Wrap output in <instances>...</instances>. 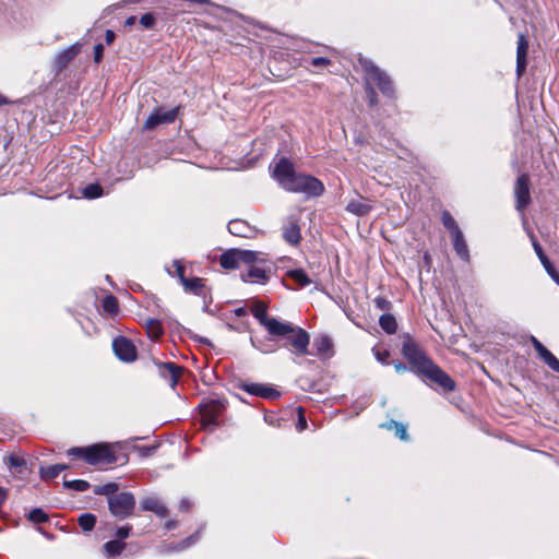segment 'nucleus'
Instances as JSON below:
<instances>
[{
	"mask_svg": "<svg viewBox=\"0 0 559 559\" xmlns=\"http://www.w3.org/2000/svg\"><path fill=\"white\" fill-rule=\"evenodd\" d=\"M271 335L285 340L284 347L290 348L292 353L297 356L308 354L310 343L309 334L301 328L289 322L280 321L278 324L272 325Z\"/></svg>",
	"mask_w": 559,
	"mask_h": 559,
	"instance_id": "f257e3e1",
	"label": "nucleus"
},
{
	"mask_svg": "<svg viewBox=\"0 0 559 559\" xmlns=\"http://www.w3.org/2000/svg\"><path fill=\"white\" fill-rule=\"evenodd\" d=\"M68 455L83 459L91 465L112 464L117 457L107 443H97L90 447H74L68 450Z\"/></svg>",
	"mask_w": 559,
	"mask_h": 559,
	"instance_id": "f03ea898",
	"label": "nucleus"
},
{
	"mask_svg": "<svg viewBox=\"0 0 559 559\" xmlns=\"http://www.w3.org/2000/svg\"><path fill=\"white\" fill-rule=\"evenodd\" d=\"M243 267L246 270L240 273V277L245 283L264 285L271 278L272 265L260 252H257L254 261L246 262Z\"/></svg>",
	"mask_w": 559,
	"mask_h": 559,
	"instance_id": "7ed1b4c3",
	"label": "nucleus"
},
{
	"mask_svg": "<svg viewBox=\"0 0 559 559\" xmlns=\"http://www.w3.org/2000/svg\"><path fill=\"white\" fill-rule=\"evenodd\" d=\"M359 63L366 74L367 84H374L385 96L393 95V84L390 78L371 60L360 59Z\"/></svg>",
	"mask_w": 559,
	"mask_h": 559,
	"instance_id": "20e7f679",
	"label": "nucleus"
},
{
	"mask_svg": "<svg viewBox=\"0 0 559 559\" xmlns=\"http://www.w3.org/2000/svg\"><path fill=\"white\" fill-rule=\"evenodd\" d=\"M286 191L305 193L308 197H320L324 192V185L313 176L296 174Z\"/></svg>",
	"mask_w": 559,
	"mask_h": 559,
	"instance_id": "39448f33",
	"label": "nucleus"
},
{
	"mask_svg": "<svg viewBox=\"0 0 559 559\" xmlns=\"http://www.w3.org/2000/svg\"><path fill=\"white\" fill-rule=\"evenodd\" d=\"M402 353L411 365V371L420 376L433 361L412 340L403 343Z\"/></svg>",
	"mask_w": 559,
	"mask_h": 559,
	"instance_id": "423d86ee",
	"label": "nucleus"
},
{
	"mask_svg": "<svg viewBox=\"0 0 559 559\" xmlns=\"http://www.w3.org/2000/svg\"><path fill=\"white\" fill-rule=\"evenodd\" d=\"M257 259V251L229 249L221 254L219 264L225 270H236L245 266L246 262Z\"/></svg>",
	"mask_w": 559,
	"mask_h": 559,
	"instance_id": "0eeeda50",
	"label": "nucleus"
},
{
	"mask_svg": "<svg viewBox=\"0 0 559 559\" xmlns=\"http://www.w3.org/2000/svg\"><path fill=\"white\" fill-rule=\"evenodd\" d=\"M108 506L114 516L126 519L133 512L135 498L131 492H120L108 498Z\"/></svg>",
	"mask_w": 559,
	"mask_h": 559,
	"instance_id": "6e6552de",
	"label": "nucleus"
},
{
	"mask_svg": "<svg viewBox=\"0 0 559 559\" xmlns=\"http://www.w3.org/2000/svg\"><path fill=\"white\" fill-rule=\"evenodd\" d=\"M432 383H436L444 391H453L455 382L435 362H432L421 374Z\"/></svg>",
	"mask_w": 559,
	"mask_h": 559,
	"instance_id": "1a4fd4ad",
	"label": "nucleus"
},
{
	"mask_svg": "<svg viewBox=\"0 0 559 559\" xmlns=\"http://www.w3.org/2000/svg\"><path fill=\"white\" fill-rule=\"evenodd\" d=\"M300 214H292L287 216L283 226V238L292 245L297 246L301 240V231L299 226Z\"/></svg>",
	"mask_w": 559,
	"mask_h": 559,
	"instance_id": "9d476101",
	"label": "nucleus"
},
{
	"mask_svg": "<svg viewBox=\"0 0 559 559\" xmlns=\"http://www.w3.org/2000/svg\"><path fill=\"white\" fill-rule=\"evenodd\" d=\"M295 175L294 165L285 157L281 158L274 166L273 177L285 190Z\"/></svg>",
	"mask_w": 559,
	"mask_h": 559,
	"instance_id": "9b49d317",
	"label": "nucleus"
},
{
	"mask_svg": "<svg viewBox=\"0 0 559 559\" xmlns=\"http://www.w3.org/2000/svg\"><path fill=\"white\" fill-rule=\"evenodd\" d=\"M178 116V108H173L170 110H164L163 108H157L153 111L144 122L143 128L145 130H152L159 124L171 123L176 120Z\"/></svg>",
	"mask_w": 559,
	"mask_h": 559,
	"instance_id": "f8f14e48",
	"label": "nucleus"
},
{
	"mask_svg": "<svg viewBox=\"0 0 559 559\" xmlns=\"http://www.w3.org/2000/svg\"><path fill=\"white\" fill-rule=\"evenodd\" d=\"M112 348L116 356L122 361L132 362L136 359V348L127 337H116L112 342Z\"/></svg>",
	"mask_w": 559,
	"mask_h": 559,
	"instance_id": "ddd939ff",
	"label": "nucleus"
},
{
	"mask_svg": "<svg viewBox=\"0 0 559 559\" xmlns=\"http://www.w3.org/2000/svg\"><path fill=\"white\" fill-rule=\"evenodd\" d=\"M514 194L516 198V209L519 211H523V209L528 205L531 201L530 195V179L527 175H521L514 187Z\"/></svg>",
	"mask_w": 559,
	"mask_h": 559,
	"instance_id": "4468645a",
	"label": "nucleus"
},
{
	"mask_svg": "<svg viewBox=\"0 0 559 559\" xmlns=\"http://www.w3.org/2000/svg\"><path fill=\"white\" fill-rule=\"evenodd\" d=\"M242 390L250 395L263 397L266 400H276L281 396L280 391L269 384L262 383H246L242 386Z\"/></svg>",
	"mask_w": 559,
	"mask_h": 559,
	"instance_id": "2eb2a0df",
	"label": "nucleus"
},
{
	"mask_svg": "<svg viewBox=\"0 0 559 559\" xmlns=\"http://www.w3.org/2000/svg\"><path fill=\"white\" fill-rule=\"evenodd\" d=\"M253 317L259 321L261 325H263L269 334L272 332V325L278 324V320L275 318H270L266 312V306L265 304L261 301H255L252 309Z\"/></svg>",
	"mask_w": 559,
	"mask_h": 559,
	"instance_id": "dca6fc26",
	"label": "nucleus"
},
{
	"mask_svg": "<svg viewBox=\"0 0 559 559\" xmlns=\"http://www.w3.org/2000/svg\"><path fill=\"white\" fill-rule=\"evenodd\" d=\"M532 344L544 362L551 370L559 373V359L534 336L532 337Z\"/></svg>",
	"mask_w": 559,
	"mask_h": 559,
	"instance_id": "f3484780",
	"label": "nucleus"
},
{
	"mask_svg": "<svg viewBox=\"0 0 559 559\" xmlns=\"http://www.w3.org/2000/svg\"><path fill=\"white\" fill-rule=\"evenodd\" d=\"M528 51V41L523 34L519 35L516 49V73L521 76L526 69V56Z\"/></svg>",
	"mask_w": 559,
	"mask_h": 559,
	"instance_id": "a211bd4d",
	"label": "nucleus"
},
{
	"mask_svg": "<svg viewBox=\"0 0 559 559\" xmlns=\"http://www.w3.org/2000/svg\"><path fill=\"white\" fill-rule=\"evenodd\" d=\"M158 370L160 376L168 381L170 386L175 388L179 380L181 369L173 362H163L158 365Z\"/></svg>",
	"mask_w": 559,
	"mask_h": 559,
	"instance_id": "6ab92c4d",
	"label": "nucleus"
},
{
	"mask_svg": "<svg viewBox=\"0 0 559 559\" xmlns=\"http://www.w3.org/2000/svg\"><path fill=\"white\" fill-rule=\"evenodd\" d=\"M141 507L144 511L154 512L156 515L164 518L168 514L165 504L156 497H146L141 501Z\"/></svg>",
	"mask_w": 559,
	"mask_h": 559,
	"instance_id": "aec40b11",
	"label": "nucleus"
},
{
	"mask_svg": "<svg viewBox=\"0 0 559 559\" xmlns=\"http://www.w3.org/2000/svg\"><path fill=\"white\" fill-rule=\"evenodd\" d=\"M228 230L231 235L249 238L252 236L253 230L250 225L242 219H233L228 223Z\"/></svg>",
	"mask_w": 559,
	"mask_h": 559,
	"instance_id": "412c9836",
	"label": "nucleus"
},
{
	"mask_svg": "<svg viewBox=\"0 0 559 559\" xmlns=\"http://www.w3.org/2000/svg\"><path fill=\"white\" fill-rule=\"evenodd\" d=\"M452 239H453V247H454L456 254L462 260L468 261L469 260V251H468V247L464 239L462 230L456 231V234L452 235Z\"/></svg>",
	"mask_w": 559,
	"mask_h": 559,
	"instance_id": "4be33fe9",
	"label": "nucleus"
},
{
	"mask_svg": "<svg viewBox=\"0 0 559 559\" xmlns=\"http://www.w3.org/2000/svg\"><path fill=\"white\" fill-rule=\"evenodd\" d=\"M216 404H209L202 407L201 409V424L204 428H210L216 424L217 412Z\"/></svg>",
	"mask_w": 559,
	"mask_h": 559,
	"instance_id": "5701e85b",
	"label": "nucleus"
},
{
	"mask_svg": "<svg viewBox=\"0 0 559 559\" xmlns=\"http://www.w3.org/2000/svg\"><path fill=\"white\" fill-rule=\"evenodd\" d=\"M250 342L252 346L263 354H271L277 350L278 346L271 338H258L251 336Z\"/></svg>",
	"mask_w": 559,
	"mask_h": 559,
	"instance_id": "b1692460",
	"label": "nucleus"
},
{
	"mask_svg": "<svg viewBox=\"0 0 559 559\" xmlns=\"http://www.w3.org/2000/svg\"><path fill=\"white\" fill-rule=\"evenodd\" d=\"M533 245H534V249H535L540 262L543 263L545 270L550 275V277L559 285V273L555 270V267L552 266V264L550 263V261L544 253L540 245L537 242H534Z\"/></svg>",
	"mask_w": 559,
	"mask_h": 559,
	"instance_id": "393cba45",
	"label": "nucleus"
},
{
	"mask_svg": "<svg viewBox=\"0 0 559 559\" xmlns=\"http://www.w3.org/2000/svg\"><path fill=\"white\" fill-rule=\"evenodd\" d=\"M372 206L359 200H352L346 205V211L357 216H365L371 211Z\"/></svg>",
	"mask_w": 559,
	"mask_h": 559,
	"instance_id": "a878e982",
	"label": "nucleus"
},
{
	"mask_svg": "<svg viewBox=\"0 0 559 559\" xmlns=\"http://www.w3.org/2000/svg\"><path fill=\"white\" fill-rule=\"evenodd\" d=\"M317 353L322 356H330L333 352V343L329 336L322 335L314 341Z\"/></svg>",
	"mask_w": 559,
	"mask_h": 559,
	"instance_id": "bb28decb",
	"label": "nucleus"
},
{
	"mask_svg": "<svg viewBox=\"0 0 559 559\" xmlns=\"http://www.w3.org/2000/svg\"><path fill=\"white\" fill-rule=\"evenodd\" d=\"M68 465L66 464H55L47 467L40 468V477L44 480H51L56 478L62 471H66Z\"/></svg>",
	"mask_w": 559,
	"mask_h": 559,
	"instance_id": "cd10ccee",
	"label": "nucleus"
},
{
	"mask_svg": "<svg viewBox=\"0 0 559 559\" xmlns=\"http://www.w3.org/2000/svg\"><path fill=\"white\" fill-rule=\"evenodd\" d=\"M124 547H126V544L123 542L117 540V539L109 540L103 546L104 552L108 558H114V557L119 556L122 552V550L124 549Z\"/></svg>",
	"mask_w": 559,
	"mask_h": 559,
	"instance_id": "c85d7f7f",
	"label": "nucleus"
},
{
	"mask_svg": "<svg viewBox=\"0 0 559 559\" xmlns=\"http://www.w3.org/2000/svg\"><path fill=\"white\" fill-rule=\"evenodd\" d=\"M381 329L388 334H394L397 330V322L393 314L384 313L379 319Z\"/></svg>",
	"mask_w": 559,
	"mask_h": 559,
	"instance_id": "c756f323",
	"label": "nucleus"
},
{
	"mask_svg": "<svg viewBox=\"0 0 559 559\" xmlns=\"http://www.w3.org/2000/svg\"><path fill=\"white\" fill-rule=\"evenodd\" d=\"M146 332L150 338L157 340L164 333L160 321L156 319H148L145 323Z\"/></svg>",
	"mask_w": 559,
	"mask_h": 559,
	"instance_id": "7c9ffc66",
	"label": "nucleus"
},
{
	"mask_svg": "<svg viewBox=\"0 0 559 559\" xmlns=\"http://www.w3.org/2000/svg\"><path fill=\"white\" fill-rule=\"evenodd\" d=\"M381 427L385 428L388 430L394 429L396 437H399L401 440L405 441L408 439L406 426L401 423H397L395 420H390L385 424H382Z\"/></svg>",
	"mask_w": 559,
	"mask_h": 559,
	"instance_id": "2f4dec72",
	"label": "nucleus"
},
{
	"mask_svg": "<svg viewBox=\"0 0 559 559\" xmlns=\"http://www.w3.org/2000/svg\"><path fill=\"white\" fill-rule=\"evenodd\" d=\"M287 274L295 283H297L301 287H305V286H308L311 284V280L309 278L307 273L301 269L292 270Z\"/></svg>",
	"mask_w": 559,
	"mask_h": 559,
	"instance_id": "473e14b6",
	"label": "nucleus"
},
{
	"mask_svg": "<svg viewBox=\"0 0 559 559\" xmlns=\"http://www.w3.org/2000/svg\"><path fill=\"white\" fill-rule=\"evenodd\" d=\"M181 284L185 286L186 289H188L194 294H200L201 289L204 286L202 278H199V277H192V278L182 277Z\"/></svg>",
	"mask_w": 559,
	"mask_h": 559,
	"instance_id": "72a5a7b5",
	"label": "nucleus"
},
{
	"mask_svg": "<svg viewBox=\"0 0 559 559\" xmlns=\"http://www.w3.org/2000/svg\"><path fill=\"white\" fill-rule=\"evenodd\" d=\"M79 525L84 532H91L96 523V516L92 513L81 514L79 520Z\"/></svg>",
	"mask_w": 559,
	"mask_h": 559,
	"instance_id": "f704fd0d",
	"label": "nucleus"
},
{
	"mask_svg": "<svg viewBox=\"0 0 559 559\" xmlns=\"http://www.w3.org/2000/svg\"><path fill=\"white\" fill-rule=\"evenodd\" d=\"M441 219L443 226L451 233V235L456 234V231H461L459 225L456 224L455 219L453 218L450 212L443 211Z\"/></svg>",
	"mask_w": 559,
	"mask_h": 559,
	"instance_id": "c9c22d12",
	"label": "nucleus"
},
{
	"mask_svg": "<svg viewBox=\"0 0 559 559\" xmlns=\"http://www.w3.org/2000/svg\"><path fill=\"white\" fill-rule=\"evenodd\" d=\"M103 309L108 314H116L118 311V300L115 296L109 295L103 299Z\"/></svg>",
	"mask_w": 559,
	"mask_h": 559,
	"instance_id": "e433bc0d",
	"label": "nucleus"
},
{
	"mask_svg": "<svg viewBox=\"0 0 559 559\" xmlns=\"http://www.w3.org/2000/svg\"><path fill=\"white\" fill-rule=\"evenodd\" d=\"M103 194V188L97 183H91L83 189V195L87 199H95Z\"/></svg>",
	"mask_w": 559,
	"mask_h": 559,
	"instance_id": "4c0bfd02",
	"label": "nucleus"
},
{
	"mask_svg": "<svg viewBox=\"0 0 559 559\" xmlns=\"http://www.w3.org/2000/svg\"><path fill=\"white\" fill-rule=\"evenodd\" d=\"M64 487L73 489L75 491H85L90 488V484L86 480L76 479L64 481Z\"/></svg>",
	"mask_w": 559,
	"mask_h": 559,
	"instance_id": "58836bf2",
	"label": "nucleus"
},
{
	"mask_svg": "<svg viewBox=\"0 0 559 559\" xmlns=\"http://www.w3.org/2000/svg\"><path fill=\"white\" fill-rule=\"evenodd\" d=\"M118 490V485L116 483H109L103 486H97L94 490L96 495H107L115 496L114 493Z\"/></svg>",
	"mask_w": 559,
	"mask_h": 559,
	"instance_id": "ea45409f",
	"label": "nucleus"
},
{
	"mask_svg": "<svg viewBox=\"0 0 559 559\" xmlns=\"http://www.w3.org/2000/svg\"><path fill=\"white\" fill-rule=\"evenodd\" d=\"M28 519L35 523H44L48 520L46 513L41 509H33Z\"/></svg>",
	"mask_w": 559,
	"mask_h": 559,
	"instance_id": "a19ab883",
	"label": "nucleus"
},
{
	"mask_svg": "<svg viewBox=\"0 0 559 559\" xmlns=\"http://www.w3.org/2000/svg\"><path fill=\"white\" fill-rule=\"evenodd\" d=\"M372 353L379 362H381L382 365H389L388 359L390 357V352L388 349H379L374 347L372 349Z\"/></svg>",
	"mask_w": 559,
	"mask_h": 559,
	"instance_id": "79ce46f5",
	"label": "nucleus"
},
{
	"mask_svg": "<svg viewBox=\"0 0 559 559\" xmlns=\"http://www.w3.org/2000/svg\"><path fill=\"white\" fill-rule=\"evenodd\" d=\"M75 55H76V48L71 47V48L64 50L63 52H61L58 57V60L60 63H66V62L70 61L71 59H73Z\"/></svg>",
	"mask_w": 559,
	"mask_h": 559,
	"instance_id": "37998d69",
	"label": "nucleus"
},
{
	"mask_svg": "<svg viewBox=\"0 0 559 559\" xmlns=\"http://www.w3.org/2000/svg\"><path fill=\"white\" fill-rule=\"evenodd\" d=\"M157 445H145L138 448L141 457H148L156 452Z\"/></svg>",
	"mask_w": 559,
	"mask_h": 559,
	"instance_id": "c03bdc74",
	"label": "nucleus"
},
{
	"mask_svg": "<svg viewBox=\"0 0 559 559\" xmlns=\"http://www.w3.org/2000/svg\"><path fill=\"white\" fill-rule=\"evenodd\" d=\"M155 23V19L154 16L151 14V13H145L141 16L140 19V24L144 27V28H151L153 27Z\"/></svg>",
	"mask_w": 559,
	"mask_h": 559,
	"instance_id": "a18cd8bd",
	"label": "nucleus"
},
{
	"mask_svg": "<svg viewBox=\"0 0 559 559\" xmlns=\"http://www.w3.org/2000/svg\"><path fill=\"white\" fill-rule=\"evenodd\" d=\"M8 463L11 467H22L26 464L25 460L19 455H10Z\"/></svg>",
	"mask_w": 559,
	"mask_h": 559,
	"instance_id": "49530a36",
	"label": "nucleus"
},
{
	"mask_svg": "<svg viewBox=\"0 0 559 559\" xmlns=\"http://www.w3.org/2000/svg\"><path fill=\"white\" fill-rule=\"evenodd\" d=\"M131 532V526L130 525H123L121 527H119L116 532V536H117V540H121L127 538L129 536Z\"/></svg>",
	"mask_w": 559,
	"mask_h": 559,
	"instance_id": "de8ad7c7",
	"label": "nucleus"
},
{
	"mask_svg": "<svg viewBox=\"0 0 559 559\" xmlns=\"http://www.w3.org/2000/svg\"><path fill=\"white\" fill-rule=\"evenodd\" d=\"M374 304H376V307L380 310H390V308H391V302L383 297L376 298Z\"/></svg>",
	"mask_w": 559,
	"mask_h": 559,
	"instance_id": "09e8293b",
	"label": "nucleus"
},
{
	"mask_svg": "<svg viewBox=\"0 0 559 559\" xmlns=\"http://www.w3.org/2000/svg\"><path fill=\"white\" fill-rule=\"evenodd\" d=\"M104 56V46L102 44H97L94 47V61L99 63Z\"/></svg>",
	"mask_w": 559,
	"mask_h": 559,
	"instance_id": "8fccbe9b",
	"label": "nucleus"
},
{
	"mask_svg": "<svg viewBox=\"0 0 559 559\" xmlns=\"http://www.w3.org/2000/svg\"><path fill=\"white\" fill-rule=\"evenodd\" d=\"M331 61L326 58H323V57H316V58H312L310 60V64L312 67H324V66H328L330 64Z\"/></svg>",
	"mask_w": 559,
	"mask_h": 559,
	"instance_id": "3c124183",
	"label": "nucleus"
},
{
	"mask_svg": "<svg viewBox=\"0 0 559 559\" xmlns=\"http://www.w3.org/2000/svg\"><path fill=\"white\" fill-rule=\"evenodd\" d=\"M370 85L371 84H367L366 93H367V97H368L369 104L371 106H373V105L377 104V94H376L374 90Z\"/></svg>",
	"mask_w": 559,
	"mask_h": 559,
	"instance_id": "603ef678",
	"label": "nucleus"
},
{
	"mask_svg": "<svg viewBox=\"0 0 559 559\" xmlns=\"http://www.w3.org/2000/svg\"><path fill=\"white\" fill-rule=\"evenodd\" d=\"M296 427H297L298 431H302L307 428V420L305 418L302 408H299V417H298V423H297Z\"/></svg>",
	"mask_w": 559,
	"mask_h": 559,
	"instance_id": "864d4df0",
	"label": "nucleus"
},
{
	"mask_svg": "<svg viewBox=\"0 0 559 559\" xmlns=\"http://www.w3.org/2000/svg\"><path fill=\"white\" fill-rule=\"evenodd\" d=\"M174 266L176 267V273L182 283V277H185V267L181 265L179 261L174 262Z\"/></svg>",
	"mask_w": 559,
	"mask_h": 559,
	"instance_id": "5fc2aeb1",
	"label": "nucleus"
},
{
	"mask_svg": "<svg viewBox=\"0 0 559 559\" xmlns=\"http://www.w3.org/2000/svg\"><path fill=\"white\" fill-rule=\"evenodd\" d=\"M116 38V34L114 31L111 29H107L106 33H105V40H106V44L107 45H110L112 44V41L115 40Z\"/></svg>",
	"mask_w": 559,
	"mask_h": 559,
	"instance_id": "6e6d98bb",
	"label": "nucleus"
},
{
	"mask_svg": "<svg viewBox=\"0 0 559 559\" xmlns=\"http://www.w3.org/2000/svg\"><path fill=\"white\" fill-rule=\"evenodd\" d=\"M393 366H394V369L397 373H403L407 370V367L406 365H404L403 362L401 361H395L393 362Z\"/></svg>",
	"mask_w": 559,
	"mask_h": 559,
	"instance_id": "4d7b16f0",
	"label": "nucleus"
},
{
	"mask_svg": "<svg viewBox=\"0 0 559 559\" xmlns=\"http://www.w3.org/2000/svg\"><path fill=\"white\" fill-rule=\"evenodd\" d=\"M8 498V492L4 488L0 487V508L3 506Z\"/></svg>",
	"mask_w": 559,
	"mask_h": 559,
	"instance_id": "13d9d810",
	"label": "nucleus"
},
{
	"mask_svg": "<svg viewBox=\"0 0 559 559\" xmlns=\"http://www.w3.org/2000/svg\"><path fill=\"white\" fill-rule=\"evenodd\" d=\"M179 508L181 511H188L190 509V502L188 500L183 499L180 501Z\"/></svg>",
	"mask_w": 559,
	"mask_h": 559,
	"instance_id": "bf43d9fd",
	"label": "nucleus"
},
{
	"mask_svg": "<svg viewBox=\"0 0 559 559\" xmlns=\"http://www.w3.org/2000/svg\"><path fill=\"white\" fill-rule=\"evenodd\" d=\"M194 542H195L194 536H190L189 538H187V539L183 542V544H182V546H181V549L189 547V546H190V545H192Z\"/></svg>",
	"mask_w": 559,
	"mask_h": 559,
	"instance_id": "052dcab7",
	"label": "nucleus"
},
{
	"mask_svg": "<svg viewBox=\"0 0 559 559\" xmlns=\"http://www.w3.org/2000/svg\"><path fill=\"white\" fill-rule=\"evenodd\" d=\"M134 23H135V16H130L126 21L127 25H133Z\"/></svg>",
	"mask_w": 559,
	"mask_h": 559,
	"instance_id": "680f3d73",
	"label": "nucleus"
},
{
	"mask_svg": "<svg viewBox=\"0 0 559 559\" xmlns=\"http://www.w3.org/2000/svg\"><path fill=\"white\" fill-rule=\"evenodd\" d=\"M7 103H8V100L5 99V97L0 94V106L4 105Z\"/></svg>",
	"mask_w": 559,
	"mask_h": 559,
	"instance_id": "e2e57ef3",
	"label": "nucleus"
},
{
	"mask_svg": "<svg viewBox=\"0 0 559 559\" xmlns=\"http://www.w3.org/2000/svg\"><path fill=\"white\" fill-rule=\"evenodd\" d=\"M166 526H167L168 530H171V528L175 527V523L174 522H168Z\"/></svg>",
	"mask_w": 559,
	"mask_h": 559,
	"instance_id": "0e129e2a",
	"label": "nucleus"
}]
</instances>
